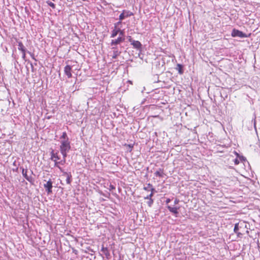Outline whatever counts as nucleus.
Segmentation results:
<instances>
[{
	"instance_id": "f257e3e1",
	"label": "nucleus",
	"mask_w": 260,
	"mask_h": 260,
	"mask_svg": "<svg viewBox=\"0 0 260 260\" xmlns=\"http://www.w3.org/2000/svg\"><path fill=\"white\" fill-rule=\"evenodd\" d=\"M59 158L58 152H55L52 150L51 152L50 159L54 162V166L57 167L61 172H63V170L60 167V165H64L66 162V159H62L60 161H58Z\"/></svg>"
},
{
	"instance_id": "f03ea898",
	"label": "nucleus",
	"mask_w": 260,
	"mask_h": 260,
	"mask_svg": "<svg viewBox=\"0 0 260 260\" xmlns=\"http://www.w3.org/2000/svg\"><path fill=\"white\" fill-rule=\"evenodd\" d=\"M243 223H238L235 224L234 227V232L237 234V236L239 237H241L243 235V232L245 231L244 228H243Z\"/></svg>"
},
{
	"instance_id": "7ed1b4c3",
	"label": "nucleus",
	"mask_w": 260,
	"mask_h": 260,
	"mask_svg": "<svg viewBox=\"0 0 260 260\" xmlns=\"http://www.w3.org/2000/svg\"><path fill=\"white\" fill-rule=\"evenodd\" d=\"M70 148V142L69 141H61L60 146V151H69Z\"/></svg>"
},
{
	"instance_id": "20e7f679",
	"label": "nucleus",
	"mask_w": 260,
	"mask_h": 260,
	"mask_svg": "<svg viewBox=\"0 0 260 260\" xmlns=\"http://www.w3.org/2000/svg\"><path fill=\"white\" fill-rule=\"evenodd\" d=\"M52 184H53V182H52L51 179H50L46 182V183H45L44 184V187L45 189V190L48 194H49L52 192V189L53 187Z\"/></svg>"
},
{
	"instance_id": "39448f33",
	"label": "nucleus",
	"mask_w": 260,
	"mask_h": 260,
	"mask_svg": "<svg viewBox=\"0 0 260 260\" xmlns=\"http://www.w3.org/2000/svg\"><path fill=\"white\" fill-rule=\"evenodd\" d=\"M132 15V13L129 12V11H125V10L123 11L122 13L119 16L120 21L117 22L116 23V25H119L121 23V21H122V20H123L125 18L128 17V16H131Z\"/></svg>"
},
{
	"instance_id": "423d86ee",
	"label": "nucleus",
	"mask_w": 260,
	"mask_h": 260,
	"mask_svg": "<svg viewBox=\"0 0 260 260\" xmlns=\"http://www.w3.org/2000/svg\"><path fill=\"white\" fill-rule=\"evenodd\" d=\"M231 35L233 37H238L240 38H245L247 37L246 35L243 33L242 31L236 29H234L232 30Z\"/></svg>"
},
{
	"instance_id": "0eeeda50",
	"label": "nucleus",
	"mask_w": 260,
	"mask_h": 260,
	"mask_svg": "<svg viewBox=\"0 0 260 260\" xmlns=\"http://www.w3.org/2000/svg\"><path fill=\"white\" fill-rule=\"evenodd\" d=\"M144 189L147 191L148 192H150V193L148 194L149 195V197H153L155 192V189L152 184L150 183L147 184L146 186L144 187Z\"/></svg>"
},
{
	"instance_id": "6e6552de",
	"label": "nucleus",
	"mask_w": 260,
	"mask_h": 260,
	"mask_svg": "<svg viewBox=\"0 0 260 260\" xmlns=\"http://www.w3.org/2000/svg\"><path fill=\"white\" fill-rule=\"evenodd\" d=\"M124 40V31H120V36L119 37V38L117 39H116L115 40H112V44L116 45V44H119L122 41H123Z\"/></svg>"
},
{
	"instance_id": "1a4fd4ad",
	"label": "nucleus",
	"mask_w": 260,
	"mask_h": 260,
	"mask_svg": "<svg viewBox=\"0 0 260 260\" xmlns=\"http://www.w3.org/2000/svg\"><path fill=\"white\" fill-rule=\"evenodd\" d=\"M72 67L69 65L66 66L64 68V74L68 78H71L72 77Z\"/></svg>"
},
{
	"instance_id": "9d476101",
	"label": "nucleus",
	"mask_w": 260,
	"mask_h": 260,
	"mask_svg": "<svg viewBox=\"0 0 260 260\" xmlns=\"http://www.w3.org/2000/svg\"><path fill=\"white\" fill-rule=\"evenodd\" d=\"M27 169H22V175L28 181H29L30 183H32L33 182V179H32V177L28 176L27 174Z\"/></svg>"
},
{
	"instance_id": "9b49d317",
	"label": "nucleus",
	"mask_w": 260,
	"mask_h": 260,
	"mask_svg": "<svg viewBox=\"0 0 260 260\" xmlns=\"http://www.w3.org/2000/svg\"><path fill=\"white\" fill-rule=\"evenodd\" d=\"M167 208H168V210L171 213L175 214L176 215V216H177V215L178 214V213H179L178 210L180 208L179 207H172L170 206H168Z\"/></svg>"
},
{
	"instance_id": "f8f14e48",
	"label": "nucleus",
	"mask_w": 260,
	"mask_h": 260,
	"mask_svg": "<svg viewBox=\"0 0 260 260\" xmlns=\"http://www.w3.org/2000/svg\"><path fill=\"white\" fill-rule=\"evenodd\" d=\"M63 175L67 177L66 182L67 184H70L72 181V175L70 173H67L63 170Z\"/></svg>"
},
{
	"instance_id": "ddd939ff",
	"label": "nucleus",
	"mask_w": 260,
	"mask_h": 260,
	"mask_svg": "<svg viewBox=\"0 0 260 260\" xmlns=\"http://www.w3.org/2000/svg\"><path fill=\"white\" fill-rule=\"evenodd\" d=\"M118 25H116V24H115V28L113 30L112 35H111L112 37H115L119 32V36H120V31H122V30H120L119 28H117L116 27L117 26H118Z\"/></svg>"
},
{
	"instance_id": "4468645a",
	"label": "nucleus",
	"mask_w": 260,
	"mask_h": 260,
	"mask_svg": "<svg viewBox=\"0 0 260 260\" xmlns=\"http://www.w3.org/2000/svg\"><path fill=\"white\" fill-rule=\"evenodd\" d=\"M154 174L156 176H158L159 177H162L164 176V174L163 169H160L159 170L156 171L155 172Z\"/></svg>"
},
{
	"instance_id": "2eb2a0df",
	"label": "nucleus",
	"mask_w": 260,
	"mask_h": 260,
	"mask_svg": "<svg viewBox=\"0 0 260 260\" xmlns=\"http://www.w3.org/2000/svg\"><path fill=\"white\" fill-rule=\"evenodd\" d=\"M152 197H150L149 195H147L146 197H144L145 199H148L149 201L147 202V204L149 207H151L152 204L153 203V200L152 199Z\"/></svg>"
},
{
	"instance_id": "dca6fc26",
	"label": "nucleus",
	"mask_w": 260,
	"mask_h": 260,
	"mask_svg": "<svg viewBox=\"0 0 260 260\" xmlns=\"http://www.w3.org/2000/svg\"><path fill=\"white\" fill-rule=\"evenodd\" d=\"M132 44H133V46L136 48H139L141 46V44L140 43V42H139L138 41H133Z\"/></svg>"
},
{
	"instance_id": "f3484780",
	"label": "nucleus",
	"mask_w": 260,
	"mask_h": 260,
	"mask_svg": "<svg viewBox=\"0 0 260 260\" xmlns=\"http://www.w3.org/2000/svg\"><path fill=\"white\" fill-rule=\"evenodd\" d=\"M177 70L178 71V73L180 74H182L183 73V67L180 64H178L176 68Z\"/></svg>"
},
{
	"instance_id": "a211bd4d",
	"label": "nucleus",
	"mask_w": 260,
	"mask_h": 260,
	"mask_svg": "<svg viewBox=\"0 0 260 260\" xmlns=\"http://www.w3.org/2000/svg\"><path fill=\"white\" fill-rule=\"evenodd\" d=\"M60 138L61 141H69L66 132H63Z\"/></svg>"
},
{
	"instance_id": "6ab92c4d",
	"label": "nucleus",
	"mask_w": 260,
	"mask_h": 260,
	"mask_svg": "<svg viewBox=\"0 0 260 260\" xmlns=\"http://www.w3.org/2000/svg\"><path fill=\"white\" fill-rule=\"evenodd\" d=\"M69 151H60L61 153L63 156V159H66V157L67 156V153Z\"/></svg>"
},
{
	"instance_id": "aec40b11",
	"label": "nucleus",
	"mask_w": 260,
	"mask_h": 260,
	"mask_svg": "<svg viewBox=\"0 0 260 260\" xmlns=\"http://www.w3.org/2000/svg\"><path fill=\"white\" fill-rule=\"evenodd\" d=\"M47 4L50 6L52 8H55V5L54 3L51 2H47Z\"/></svg>"
},
{
	"instance_id": "412c9836",
	"label": "nucleus",
	"mask_w": 260,
	"mask_h": 260,
	"mask_svg": "<svg viewBox=\"0 0 260 260\" xmlns=\"http://www.w3.org/2000/svg\"><path fill=\"white\" fill-rule=\"evenodd\" d=\"M125 145H126L129 149V152H131L133 150V148L134 147V145H131V144H125Z\"/></svg>"
},
{
	"instance_id": "4be33fe9",
	"label": "nucleus",
	"mask_w": 260,
	"mask_h": 260,
	"mask_svg": "<svg viewBox=\"0 0 260 260\" xmlns=\"http://www.w3.org/2000/svg\"><path fill=\"white\" fill-rule=\"evenodd\" d=\"M234 161L235 164L236 165H237L239 164V161L237 158L235 159Z\"/></svg>"
},
{
	"instance_id": "5701e85b",
	"label": "nucleus",
	"mask_w": 260,
	"mask_h": 260,
	"mask_svg": "<svg viewBox=\"0 0 260 260\" xmlns=\"http://www.w3.org/2000/svg\"><path fill=\"white\" fill-rule=\"evenodd\" d=\"M179 202V200L177 199H176L174 201V204H178Z\"/></svg>"
},
{
	"instance_id": "b1692460",
	"label": "nucleus",
	"mask_w": 260,
	"mask_h": 260,
	"mask_svg": "<svg viewBox=\"0 0 260 260\" xmlns=\"http://www.w3.org/2000/svg\"><path fill=\"white\" fill-rule=\"evenodd\" d=\"M171 201V200L170 199H167L166 202L167 204H168L169 203H170Z\"/></svg>"
},
{
	"instance_id": "393cba45",
	"label": "nucleus",
	"mask_w": 260,
	"mask_h": 260,
	"mask_svg": "<svg viewBox=\"0 0 260 260\" xmlns=\"http://www.w3.org/2000/svg\"><path fill=\"white\" fill-rule=\"evenodd\" d=\"M25 50H23V49H22L21 51L22 52V53H23V57H24V55H25V53L24 52Z\"/></svg>"
},
{
	"instance_id": "a878e982",
	"label": "nucleus",
	"mask_w": 260,
	"mask_h": 260,
	"mask_svg": "<svg viewBox=\"0 0 260 260\" xmlns=\"http://www.w3.org/2000/svg\"><path fill=\"white\" fill-rule=\"evenodd\" d=\"M110 187L111 188V189H115V187L113 186V185H110Z\"/></svg>"
},
{
	"instance_id": "bb28decb",
	"label": "nucleus",
	"mask_w": 260,
	"mask_h": 260,
	"mask_svg": "<svg viewBox=\"0 0 260 260\" xmlns=\"http://www.w3.org/2000/svg\"><path fill=\"white\" fill-rule=\"evenodd\" d=\"M116 55H117L116 54H114V55H113V58H116Z\"/></svg>"
},
{
	"instance_id": "cd10ccee",
	"label": "nucleus",
	"mask_w": 260,
	"mask_h": 260,
	"mask_svg": "<svg viewBox=\"0 0 260 260\" xmlns=\"http://www.w3.org/2000/svg\"><path fill=\"white\" fill-rule=\"evenodd\" d=\"M236 154L237 156H239V154L238 153L236 152Z\"/></svg>"
}]
</instances>
